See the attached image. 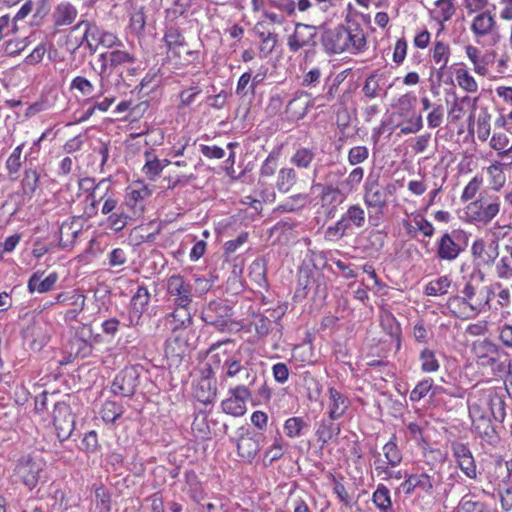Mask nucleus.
Instances as JSON below:
<instances>
[{
    "instance_id": "1",
    "label": "nucleus",
    "mask_w": 512,
    "mask_h": 512,
    "mask_svg": "<svg viewBox=\"0 0 512 512\" xmlns=\"http://www.w3.org/2000/svg\"><path fill=\"white\" fill-rule=\"evenodd\" d=\"M467 403L472 424L480 434L489 433L492 419L499 423L505 419V393L501 388L475 391Z\"/></svg>"
},
{
    "instance_id": "2",
    "label": "nucleus",
    "mask_w": 512,
    "mask_h": 512,
    "mask_svg": "<svg viewBox=\"0 0 512 512\" xmlns=\"http://www.w3.org/2000/svg\"><path fill=\"white\" fill-rule=\"evenodd\" d=\"M365 45V33L357 25L348 28L337 27L330 30L324 38L325 49L332 54H340L345 51L355 54L362 51Z\"/></svg>"
},
{
    "instance_id": "3",
    "label": "nucleus",
    "mask_w": 512,
    "mask_h": 512,
    "mask_svg": "<svg viewBox=\"0 0 512 512\" xmlns=\"http://www.w3.org/2000/svg\"><path fill=\"white\" fill-rule=\"evenodd\" d=\"M253 352L250 348H239L232 354H228L227 349L223 351L226 358L222 366V380L234 379L239 373L244 374V380L249 387L254 386L258 381V373L253 368L249 359L245 356H252Z\"/></svg>"
},
{
    "instance_id": "4",
    "label": "nucleus",
    "mask_w": 512,
    "mask_h": 512,
    "mask_svg": "<svg viewBox=\"0 0 512 512\" xmlns=\"http://www.w3.org/2000/svg\"><path fill=\"white\" fill-rule=\"evenodd\" d=\"M500 212L498 196L481 197L464 208L465 219L469 223L488 225Z\"/></svg>"
},
{
    "instance_id": "5",
    "label": "nucleus",
    "mask_w": 512,
    "mask_h": 512,
    "mask_svg": "<svg viewBox=\"0 0 512 512\" xmlns=\"http://www.w3.org/2000/svg\"><path fill=\"white\" fill-rule=\"evenodd\" d=\"M395 183H388L382 186L378 179L368 177L363 187V201L368 208L375 209L382 213L389 203V197L396 193Z\"/></svg>"
},
{
    "instance_id": "6",
    "label": "nucleus",
    "mask_w": 512,
    "mask_h": 512,
    "mask_svg": "<svg viewBox=\"0 0 512 512\" xmlns=\"http://www.w3.org/2000/svg\"><path fill=\"white\" fill-rule=\"evenodd\" d=\"M167 301L173 306H191L193 302L192 284L179 274L170 276L166 281Z\"/></svg>"
},
{
    "instance_id": "7",
    "label": "nucleus",
    "mask_w": 512,
    "mask_h": 512,
    "mask_svg": "<svg viewBox=\"0 0 512 512\" xmlns=\"http://www.w3.org/2000/svg\"><path fill=\"white\" fill-rule=\"evenodd\" d=\"M229 397L221 403V408L226 414L234 417L243 416L246 413V403L253 401V391L246 384H238L228 391Z\"/></svg>"
},
{
    "instance_id": "8",
    "label": "nucleus",
    "mask_w": 512,
    "mask_h": 512,
    "mask_svg": "<svg viewBox=\"0 0 512 512\" xmlns=\"http://www.w3.org/2000/svg\"><path fill=\"white\" fill-rule=\"evenodd\" d=\"M45 467L46 462L40 455H28L19 460L16 466V474L27 487L32 489L41 479Z\"/></svg>"
},
{
    "instance_id": "9",
    "label": "nucleus",
    "mask_w": 512,
    "mask_h": 512,
    "mask_svg": "<svg viewBox=\"0 0 512 512\" xmlns=\"http://www.w3.org/2000/svg\"><path fill=\"white\" fill-rule=\"evenodd\" d=\"M436 256L441 261L452 262L458 258L464 246L461 243V232L453 230L443 233L435 242Z\"/></svg>"
},
{
    "instance_id": "10",
    "label": "nucleus",
    "mask_w": 512,
    "mask_h": 512,
    "mask_svg": "<svg viewBox=\"0 0 512 512\" xmlns=\"http://www.w3.org/2000/svg\"><path fill=\"white\" fill-rule=\"evenodd\" d=\"M53 424L56 435L60 441H65L71 436L75 428V417L69 403L66 401L55 403L53 409Z\"/></svg>"
},
{
    "instance_id": "11",
    "label": "nucleus",
    "mask_w": 512,
    "mask_h": 512,
    "mask_svg": "<svg viewBox=\"0 0 512 512\" xmlns=\"http://www.w3.org/2000/svg\"><path fill=\"white\" fill-rule=\"evenodd\" d=\"M492 293L488 287H479L467 282L459 295L476 314H479L489 304Z\"/></svg>"
},
{
    "instance_id": "12",
    "label": "nucleus",
    "mask_w": 512,
    "mask_h": 512,
    "mask_svg": "<svg viewBox=\"0 0 512 512\" xmlns=\"http://www.w3.org/2000/svg\"><path fill=\"white\" fill-rule=\"evenodd\" d=\"M231 317V309L220 301H211L203 309L201 318L207 324L215 326L218 330L224 331Z\"/></svg>"
},
{
    "instance_id": "13",
    "label": "nucleus",
    "mask_w": 512,
    "mask_h": 512,
    "mask_svg": "<svg viewBox=\"0 0 512 512\" xmlns=\"http://www.w3.org/2000/svg\"><path fill=\"white\" fill-rule=\"evenodd\" d=\"M139 383V374L134 367H125L115 377L111 391L115 395L131 397L134 395Z\"/></svg>"
},
{
    "instance_id": "14",
    "label": "nucleus",
    "mask_w": 512,
    "mask_h": 512,
    "mask_svg": "<svg viewBox=\"0 0 512 512\" xmlns=\"http://www.w3.org/2000/svg\"><path fill=\"white\" fill-rule=\"evenodd\" d=\"M351 406L350 398L336 387H329L325 398L326 414L331 419H340Z\"/></svg>"
},
{
    "instance_id": "15",
    "label": "nucleus",
    "mask_w": 512,
    "mask_h": 512,
    "mask_svg": "<svg viewBox=\"0 0 512 512\" xmlns=\"http://www.w3.org/2000/svg\"><path fill=\"white\" fill-rule=\"evenodd\" d=\"M453 456L455 457L458 467L470 479L477 478V469L474 457L470 449L463 443L454 442L451 446Z\"/></svg>"
},
{
    "instance_id": "16",
    "label": "nucleus",
    "mask_w": 512,
    "mask_h": 512,
    "mask_svg": "<svg viewBox=\"0 0 512 512\" xmlns=\"http://www.w3.org/2000/svg\"><path fill=\"white\" fill-rule=\"evenodd\" d=\"M149 302L150 293L148 289L143 285L138 286L130 301L129 323L131 326H137L140 323V319L147 310Z\"/></svg>"
},
{
    "instance_id": "17",
    "label": "nucleus",
    "mask_w": 512,
    "mask_h": 512,
    "mask_svg": "<svg viewBox=\"0 0 512 512\" xmlns=\"http://www.w3.org/2000/svg\"><path fill=\"white\" fill-rule=\"evenodd\" d=\"M86 297L78 291L62 292L59 293L55 298V303L66 304L74 306V309H68L65 312L64 318L66 321L76 320L78 315L83 311L85 307Z\"/></svg>"
},
{
    "instance_id": "18",
    "label": "nucleus",
    "mask_w": 512,
    "mask_h": 512,
    "mask_svg": "<svg viewBox=\"0 0 512 512\" xmlns=\"http://www.w3.org/2000/svg\"><path fill=\"white\" fill-rule=\"evenodd\" d=\"M81 27L84 28L82 43L86 45L90 54H95L100 47V43L106 30L95 22L88 20H82L76 26V28Z\"/></svg>"
},
{
    "instance_id": "19",
    "label": "nucleus",
    "mask_w": 512,
    "mask_h": 512,
    "mask_svg": "<svg viewBox=\"0 0 512 512\" xmlns=\"http://www.w3.org/2000/svg\"><path fill=\"white\" fill-rule=\"evenodd\" d=\"M473 351L483 366H492L500 358L501 350L492 341L484 339L477 341L473 345Z\"/></svg>"
},
{
    "instance_id": "20",
    "label": "nucleus",
    "mask_w": 512,
    "mask_h": 512,
    "mask_svg": "<svg viewBox=\"0 0 512 512\" xmlns=\"http://www.w3.org/2000/svg\"><path fill=\"white\" fill-rule=\"evenodd\" d=\"M315 36L316 30L314 26L297 23L294 33L288 37V47L290 51L297 52L302 47L312 43Z\"/></svg>"
},
{
    "instance_id": "21",
    "label": "nucleus",
    "mask_w": 512,
    "mask_h": 512,
    "mask_svg": "<svg viewBox=\"0 0 512 512\" xmlns=\"http://www.w3.org/2000/svg\"><path fill=\"white\" fill-rule=\"evenodd\" d=\"M465 52H466V56L473 64L474 72L476 74H478L479 76H483V77L488 76V74H489L488 66H489V64L493 63L494 58H495V53L490 52V53L482 54L481 51L477 47L472 46V45H467L465 47Z\"/></svg>"
},
{
    "instance_id": "22",
    "label": "nucleus",
    "mask_w": 512,
    "mask_h": 512,
    "mask_svg": "<svg viewBox=\"0 0 512 512\" xmlns=\"http://www.w3.org/2000/svg\"><path fill=\"white\" fill-rule=\"evenodd\" d=\"M165 322L172 332L187 329L192 325L190 306H174V310L165 316Z\"/></svg>"
},
{
    "instance_id": "23",
    "label": "nucleus",
    "mask_w": 512,
    "mask_h": 512,
    "mask_svg": "<svg viewBox=\"0 0 512 512\" xmlns=\"http://www.w3.org/2000/svg\"><path fill=\"white\" fill-rule=\"evenodd\" d=\"M400 487L406 495L412 494L416 488L430 494L434 488V479L427 473L405 475V481Z\"/></svg>"
},
{
    "instance_id": "24",
    "label": "nucleus",
    "mask_w": 512,
    "mask_h": 512,
    "mask_svg": "<svg viewBox=\"0 0 512 512\" xmlns=\"http://www.w3.org/2000/svg\"><path fill=\"white\" fill-rule=\"evenodd\" d=\"M260 450V443L257 435L250 433L243 434L237 442L238 455L247 462H252Z\"/></svg>"
},
{
    "instance_id": "25",
    "label": "nucleus",
    "mask_w": 512,
    "mask_h": 512,
    "mask_svg": "<svg viewBox=\"0 0 512 512\" xmlns=\"http://www.w3.org/2000/svg\"><path fill=\"white\" fill-rule=\"evenodd\" d=\"M145 164L142 168L144 175L151 181H155L163 169L170 165L167 159L160 160L152 151H145Z\"/></svg>"
},
{
    "instance_id": "26",
    "label": "nucleus",
    "mask_w": 512,
    "mask_h": 512,
    "mask_svg": "<svg viewBox=\"0 0 512 512\" xmlns=\"http://www.w3.org/2000/svg\"><path fill=\"white\" fill-rule=\"evenodd\" d=\"M336 420L337 419H331L327 415V417L321 419V421L318 423L315 434L318 441L323 445L340 434L341 427L338 423L335 422Z\"/></svg>"
},
{
    "instance_id": "27",
    "label": "nucleus",
    "mask_w": 512,
    "mask_h": 512,
    "mask_svg": "<svg viewBox=\"0 0 512 512\" xmlns=\"http://www.w3.org/2000/svg\"><path fill=\"white\" fill-rule=\"evenodd\" d=\"M43 272H35L28 281V290L39 293H46L51 291L58 280L56 272L50 273L45 279H42Z\"/></svg>"
},
{
    "instance_id": "28",
    "label": "nucleus",
    "mask_w": 512,
    "mask_h": 512,
    "mask_svg": "<svg viewBox=\"0 0 512 512\" xmlns=\"http://www.w3.org/2000/svg\"><path fill=\"white\" fill-rule=\"evenodd\" d=\"M78 15L76 7L69 2L60 3L53 12L54 24L57 27L71 25Z\"/></svg>"
},
{
    "instance_id": "29",
    "label": "nucleus",
    "mask_w": 512,
    "mask_h": 512,
    "mask_svg": "<svg viewBox=\"0 0 512 512\" xmlns=\"http://www.w3.org/2000/svg\"><path fill=\"white\" fill-rule=\"evenodd\" d=\"M193 394L199 402L208 404L216 398L217 388L210 378L203 377L196 384Z\"/></svg>"
},
{
    "instance_id": "30",
    "label": "nucleus",
    "mask_w": 512,
    "mask_h": 512,
    "mask_svg": "<svg viewBox=\"0 0 512 512\" xmlns=\"http://www.w3.org/2000/svg\"><path fill=\"white\" fill-rule=\"evenodd\" d=\"M490 146L498 152V156L506 166L512 164V144L509 146V139L506 134H494L490 140Z\"/></svg>"
},
{
    "instance_id": "31",
    "label": "nucleus",
    "mask_w": 512,
    "mask_h": 512,
    "mask_svg": "<svg viewBox=\"0 0 512 512\" xmlns=\"http://www.w3.org/2000/svg\"><path fill=\"white\" fill-rule=\"evenodd\" d=\"M495 25L494 17L488 12H482L473 19L471 30L476 36L482 37L490 34Z\"/></svg>"
},
{
    "instance_id": "32",
    "label": "nucleus",
    "mask_w": 512,
    "mask_h": 512,
    "mask_svg": "<svg viewBox=\"0 0 512 512\" xmlns=\"http://www.w3.org/2000/svg\"><path fill=\"white\" fill-rule=\"evenodd\" d=\"M447 308L451 314L460 319H469L477 315L473 309L460 297L453 295L447 300Z\"/></svg>"
},
{
    "instance_id": "33",
    "label": "nucleus",
    "mask_w": 512,
    "mask_h": 512,
    "mask_svg": "<svg viewBox=\"0 0 512 512\" xmlns=\"http://www.w3.org/2000/svg\"><path fill=\"white\" fill-rule=\"evenodd\" d=\"M348 195L341 185L339 187L332 185L322 186L321 200L323 203L339 205L346 200Z\"/></svg>"
},
{
    "instance_id": "34",
    "label": "nucleus",
    "mask_w": 512,
    "mask_h": 512,
    "mask_svg": "<svg viewBox=\"0 0 512 512\" xmlns=\"http://www.w3.org/2000/svg\"><path fill=\"white\" fill-rule=\"evenodd\" d=\"M149 195L150 191L147 187L132 189L126 196L124 206L132 209L133 216H137L143 210V207L139 202Z\"/></svg>"
},
{
    "instance_id": "35",
    "label": "nucleus",
    "mask_w": 512,
    "mask_h": 512,
    "mask_svg": "<svg viewBox=\"0 0 512 512\" xmlns=\"http://www.w3.org/2000/svg\"><path fill=\"white\" fill-rule=\"evenodd\" d=\"M297 174L293 168H281L276 178V188L281 193H288L296 184Z\"/></svg>"
},
{
    "instance_id": "36",
    "label": "nucleus",
    "mask_w": 512,
    "mask_h": 512,
    "mask_svg": "<svg viewBox=\"0 0 512 512\" xmlns=\"http://www.w3.org/2000/svg\"><path fill=\"white\" fill-rule=\"evenodd\" d=\"M342 221L345 225H353L357 228H362L365 225V211L364 209L358 205H351L347 211L341 217Z\"/></svg>"
},
{
    "instance_id": "37",
    "label": "nucleus",
    "mask_w": 512,
    "mask_h": 512,
    "mask_svg": "<svg viewBox=\"0 0 512 512\" xmlns=\"http://www.w3.org/2000/svg\"><path fill=\"white\" fill-rule=\"evenodd\" d=\"M451 49L448 43L442 40L436 41L432 48L433 61L439 65L440 70H444L449 62Z\"/></svg>"
},
{
    "instance_id": "38",
    "label": "nucleus",
    "mask_w": 512,
    "mask_h": 512,
    "mask_svg": "<svg viewBox=\"0 0 512 512\" xmlns=\"http://www.w3.org/2000/svg\"><path fill=\"white\" fill-rule=\"evenodd\" d=\"M315 158V151L306 147H299L290 158V163L300 169H308Z\"/></svg>"
},
{
    "instance_id": "39",
    "label": "nucleus",
    "mask_w": 512,
    "mask_h": 512,
    "mask_svg": "<svg viewBox=\"0 0 512 512\" xmlns=\"http://www.w3.org/2000/svg\"><path fill=\"white\" fill-rule=\"evenodd\" d=\"M452 281L449 276L444 275L431 280L425 287V294L428 296H442L448 293Z\"/></svg>"
},
{
    "instance_id": "40",
    "label": "nucleus",
    "mask_w": 512,
    "mask_h": 512,
    "mask_svg": "<svg viewBox=\"0 0 512 512\" xmlns=\"http://www.w3.org/2000/svg\"><path fill=\"white\" fill-rule=\"evenodd\" d=\"M381 327L393 339L397 341V347H400L401 328L396 318L390 312H384L380 319Z\"/></svg>"
},
{
    "instance_id": "41",
    "label": "nucleus",
    "mask_w": 512,
    "mask_h": 512,
    "mask_svg": "<svg viewBox=\"0 0 512 512\" xmlns=\"http://www.w3.org/2000/svg\"><path fill=\"white\" fill-rule=\"evenodd\" d=\"M382 450L388 465L391 467H396L401 463L402 453L396 443L395 435H393L391 439L383 446Z\"/></svg>"
},
{
    "instance_id": "42",
    "label": "nucleus",
    "mask_w": 512,
    "mask_h": 512,
    "mask_svg": "<svg viewBox=\"0 0 512 512\" xmlns=\"http://www.w3.org/2000/svg\"><path fill=\"white\" fill-rule=\"evenodd\" d=\"M419 360L421 362V370L425 373L437 372L440 368L436 353L431 349H423L420 352Z\"/></svg>"
},
{
    "instance_id": "43",
    "label": "nucleus",
    "mask_w": 512,
    "mask_h": 512,
    "mask_svg": "<svg viewBox=\"0 0 512 512\" xmlns=\"http://www.w3.org/2000/svg\"><path fill=\"white\" fill-rule=\"evenodd\" d=\"M135 62V55L129 51L119 49L118 47L111 51L110 68L115 69L121 66L134 64Z\"/></svg>"
},
{
    "instance_id": "44",
    "label": "nucleus",
    "mask_w": 512,
    "mask_h": 512,
    "mask_svg": "<svg viewBox=\"0 0 512 512\" xmlns=\"http://www.w3.org/2000/svg\"><path fill=\"white\" fill-rule=\"evenodd\" d=\"M504 161L492 163L487 172L491 178L492 189L499 191L505 184L506 178L503 173L502 167L505 166Z\"/></svg>"
},
{
    "instance_id": "45",
    "label": "nucleus",
    "mask_w": 512,
    "mask_h": 512,
    "mask_svg": "<svg viewBox=\"0 0 512 512\" xmlns=\"http://www.w3.org/2000/svg\"><path fill=\"white\" fill-rule=\"evenodd\" d=\"M80 231L81 227L74 220L63 223L60 228V241L63 243V246L72 244L78 237Z\"/></svg>"
},
{
    "instance_id": "46",
    "label": "nucleus",
    "mask_w": 512,
    "mask_h": 512,
    "mask_svg": "<svg viewBox=\"0 0 512 512\" xmlns=\"http://www.w3.org/2000/svg\"><path fill=\"white\" fill-rule=\"evenodd\" d=\"M372 500L375 506L384 512L392 506L389 489L382 484L377 486V489L373 493Z\"/></svg>"
},
{
    "instance_id": "47",
    "label": "nucleus",
    "mask_w": 512,
    "mask_h": 512,
    "mask_svg": "<svg viewBox=\"0 0 512 512\" xmlns=\"http://www.w3.org/2000/svg\"><path fill=\"white\" fill-rule=\"evenodd\" d=\"M79 188L87 193L94 190H104L103 194L99 195L100 199H103L107 196V192L110 190V184L108 179H102L97 184L94 183V179L92 178H83L79 180Z\"/></svg>"
},
{
    "instance_id": "48",
    "label": "nucleus",
    "mask_w": 512,
    "mask_h": 512,
    "mask_svg": "<svg viewBox=\"0 0 512 512\" xmlns=\"http://www.w3.org/2000/svg\"><path fill=\"white\" fill-rule=\"evenodd\" d=\"M364 177V169L362 167L354 168L347 176L345 180L341 182V186L345 189V192L351 194L355 192L362 182Z\"/></svg>"
},
{
    "instance_id": "49",
    "label": "nucleus",
    "mask_w": 512,
    "mask_h": 512,
    "mask_svg": "<svg viewBox=\"0 0 512 512\" xmlns=\"http://www.w3.org/2000/svg\"><path fill=\"white\" fill-rule=\"evenodd\" d=\"M456 80L460 88L469 93H475L478 90V84L474 77L464 68L456 70Z\"/></svg>"
},
{
    "instance_id": "50",
    "label": "nucleus",
    "mask_w": 512,
    "mask_h": 512,
    "mask_svg": "<svg viewBox=\"0 0 512 512\" xmlns=\"http://www.w3.org/2000/svg\"><path fill=\"white\" fill-rule=\"evenodd\" d=\"M124 413L122 405L114 401H106L102 407V419L107 423H113Z\"/></svg>"
},
{
    "instance_id": "51",
    "label": "nucleus",
    "mask_w": 512,
    "mask_h": 512,
    "mask_svg": "<svg viewBox=\"0 0 512 512\" xmlns=\"http://www.w3.org/2000/svg\"><path fill=\"white\" fill-rule=\"evenodd\" d=\"M495 274L500 280L512 282V260L508 256H503L495 262Z\"/></svg>"
},
{
    "instance_id": "52",
    "label": "nucleus",
    "mask_w": 512,
    "mask_h": 512,
    "mask_svg": "<svg viewBox=\"0 0 512 512\" xmlns=\"http://www.w3.org/2000/svg\"><path fill=\"white\" fill-rule=\"evenodd\" d=\"M24 148V143L18 145L10 154L8 159L6 160V169L8 171L9 176L17 175L22 166V152Z\"/></svg>"
},
{
    "instance_id": "53",
    "label": "nucleus",
    "mask_w": 512,
    "mask_h": 512,
    "mask_svg": "<svg viewBox=\"0 0 512 512\" xmlns=\"http://www.w3.org/2000/svg\"><path fill=\"white\" fill-rule=\"evenodd\" d=\"M336 90H337L336 85H331V86H329L328 91L325 95H318V96L312 98L311 100H309L305 104V107L303 108V110L298 113L297 118H303L306 115L307 110L310 106H314L317 104V106L320 107V106H324L327 102L332 101Z\"/></svg>"
},
{
    "instance_id": "54",
    "label": "nucleus",
    "mask_w": 512,
    "mask_h": 512,
    "mask_svg": "<svg viewBox=\"0 0 512 512\" xmlns=\"http://www.w3.org/2000/svg\"><path fill=\"white\" fill-rule=\"evenodd\" d=\"M129 219L131 216L125 212L124 206H121L108 217L107 222L110 229L119 232L127 225Z\"/></svg>"
},
{
    "instance_id": "55",
    "label": "nucleus",
    "mask_w": 512,
    "mask_h": 512,
    "mask_svg": "<svg viewBox=\"0 0 512 512\" xmlns=\"http://www.w3.org/2000/svg\"><path fill=\"white\" fill-rule=\"evenodd\" d=\"M40 175L35 169H27L22 180V188L25 194L32 195L38 188Z\"/></svg>"
},
{
    "instance_id": "56",
    "label": "nucleus",
    "mask_w": 512,
    "mask_h": 512,
    "mask_svg": "<svg viewBox=\"0 0 512 512\" xmlns=\"http://www.w3.org/2000/svg\"><path fill=\"white\" fill-rule=\"evenodd\" d=\"M71 90H77L84 97H93L95 87L91 81L83 76L75 77L70 84Z\"/></svg>"
},
{
    "instance_id": "57",
    "label": "nucleus",
    "mask_w": 512,
    "mask_h": 512,
    "mask_svg": "<svg viewBox=\"0 0 512 512\" xmlns=\"http://www.w3.org/2000/svg\"><path fill=\"white\" fill-rule=\"evenodd\" d=\"M164 41L169 50H174L185 44V38L176 27H170L167 29L164 35Z\"/></svg>"
},
{
    "instance_id": "58",
    "label": "nucleus",
    "mask_w": 512,
    "mask_h": 512,
    "mask_svg": "<svg viewBox=\"0 0 512 512\" xmlns=\"http://www.w3.org/2000/svg\"><path fill=\"white\" fill-rule=\"evenodd\" d=\"M437 16L436 19L440 22H446L451 19L453 14L455 13V8L451 0H437Z\"/></svg>"
},
{
    "instance_id": "59",
    "label": "nucleus",
    "mask_w": 512,
    "mask_h": 512,
    "mask_svg": "<svg viewBox=\"0 0 512 512\" xmlns=\"http://www.w3.org/2000/svg\"><path fill=\"white\" fill-rule=\"evenodd\" d=\"M433 388L432 379H424L420 381L410 393V400L412 402H419L423 399L429 391Z\"/></svg>"
},
{
    "instance_id": "60",
    "label": "nucleus",
    "mask_w": 512,
    "mask_h": 512,
    "mask_svg": "<svg viewBox=\"0 0 512 512\" xmlns=\"http://www.w3.org/2000/svg\"><path fill=\"white\" fill-rule=\"evenodd\" d=\"M305 422L300 417H292L285 421L284 431L289 438L300 436L301 430L305 426Z\"/></svg>"
},
{
    "instance_id": "61",
    "label": "nucleus",
    "mask_w": 512,
    "mask_h": 512,
    "mask_svg": "<svg viewBox=\"0 0 512 512\" xmlns=\"http://www.w3.org/2000/svg\"><path fill=\"white\" fill-rule=\"evenodd\" d=\"M369 157V150L366 146L352 147L348 152V162L350 165H358L365 162Z\"/></svg>"
},
{
    "instance_id": "62",
    "label": "nucleus",
    "mask_w": 512,
    "mask_h": 512,
    "mask_svg": "<svg viewBox=\"0 0 512 512\" xmlns=\"http://www.w3.org/2000/svg\"><path fill=\"white\" fill-rule=\"evenodd\" d=\"M362 91L368 98H376L379 96L380 84L376 74H372L366 78Z\"/></svg>"
},
{
    "instance_id": "63",
    "label": "nucleus",
    "mask_w": 512,
    "mask_h": 512,
    "mask_svg": "<svg viewBox=\"0 0 512 512\" xmlns=\"http://www.w3.org/2000/svg\"><path fill=\"white\" fill-rule=\"evenodd\" d=\"M308 196L306 194H295L287 199V201L281 205L284 211L292 212L303 207L307 202Z\"/></svg>"
},
{
    "instance_id": "64",
    "label": "nucleus",
    "mask_w": 512,
    "mask_h": 512,
    "mask_svg": "<svg viewBox=\"0 0 512 512\" xmlns=\"http://www.w3.org/2000/svg\"><path fill=\"white\" fill-rule=\"evenodd\" d=\"M146 24V17L143 9L136 10L131 14L129 26L132 31L139 34L143 32Z\"/></svg>"
}]
</instances>
